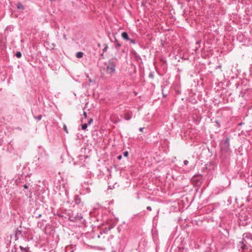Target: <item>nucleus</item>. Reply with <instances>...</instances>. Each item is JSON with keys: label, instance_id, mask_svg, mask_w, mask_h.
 Returning a JSON list of instances; mask_svg holds the SVG:
<instances>
[{"label": "nucleus", "instance_id": "1", "mask_svg": "<svg viewBox=\"0 0 252 252\" xmlns=\"http://www.w3.org/2000/svg\"><path fill=\"white\" fill-rule=\"evenodd\" d=\"M105 65L106 66L105 70L107 74L112 75L115 72L116 62L115 60H109L108 63H105Z\"/></svg>", "mask_w": 252, "mask_h": 252}, {"label": "nucleus", "instance_id": "2", "mask_svg": "<svg viewBox=\"0 0 252 252\" xmlns=\"http://www.w3.org/2000/svg\"><path fill=\"white\" fill-rule=\"evenodd\" d=\"M239 251L241 252H251L252 248L249 242L241 240L237 245Z\"/></svg>", "mask_w": 252, "mask_h": 252}, {"label": "nucleus", "instance_id": "3", "mask_svg": "<svg viewBox=\"0 0 252 252\" xmlns=\"http://www.w3.org/2000/svg\"><path fill=\"white\" fill-rule=\"evenodd\" d=\"M229 138H226L221 144L220 151L222 153L227 154L230 152Z\"/></svg>", "mask_w": 252, "mask_h": 252}, {"label": "nucleus", "instance_id": "4", "mask_svg": "<svg viewBox=\"0 0 252 252\" xmlns=\"http://www.w3.org/2000/svg\"><path fill=\"white\" fill-rule=\"evenodd\" d=\"M69 220L72 222H77L81 224H83L85 221V220L83 218L81 214H77L76 215L70 216L68 218Z\"/></svg>", "mask_w": 252, "mask_h": 252}, {"label": "nucleus", "instance_id": "5", "mask_svg": "<svg viewBox=\"0 0 252 252\" xmlns=\"http://www.w3.org/2000/svg\"><path fill=\"white\" fill-rule=\"evenodd\" d=\"M240 223L243 226L247 225L249 222H250V218L247 216H244V217L241 215L239 218Z\"/></svg>", "mask_w": 252, "mask_h": 252}, {"label": "nucleus", "instance_id": "6", "mask_svg": "<svg viewBox=\"0 0 252 252\" xmlns=\"http://www.w3.org/2000/svg\"><path fill=\"white\" fill-rule=\"evenodd\" d=\"M242 240L249 242L250 243L252 241V234L250 233H245L243 235Z\"/></svg>", "mask_w": 252, "mask_h": 252}, {"label": "nucleus", "instance_id": "7", "mask_svg": "<svg viewBox=\"0 0 252 252\" xmlns=\"http://www.w3.org/2000/svg\"><path fill=\"white\" fill-rule=\"evenodd\" d=\"M23 237V233L21 230L17 229L15 232V240H18L20 238Z\"/></svg>", "mask_w": 252, "mask_h": 252}, {"label": "nucleus", "instance_id": "8", "mask_svg": "<svg viewBox=\"0 0 252 252\" xmlns=\"http://www.w3.org/2000/svg\"><path fill=\"white\" fill-rule=\"evenodd\" d=\"M74 202L76 205H79L81 204V200L80 197L77 195H75L74 197Z\"/></svg>", "mask_w": 252, "mask_h": 252}, {"label": "nucleus", "instance_id": "9", "mask_svg": "<svg viewBox=\"0 0 252 252\" xmlns=\"http://www.w3.org/2000/svg\"><path fill=\"white\" fill-rule=\"evenodd\" d=\"M122 37L127 41L129 39V37L128 36V34L126 32H123L122 33Z\"/></svg>", "mask_w": 252, "mask_h": 252}, {"label": "nucleus", "instance_id": "10", "mask_svg": "<svg viewBox=\"0 0 252 252\" xmlns=\"http://www.w3.org/2000/svg\"><path fill=\"white\" fill-rule=\"evenodd\" d=\"M132 117V115L131 113H129V112H127V113H126L125 115V119L126 120H129L130 119H131Z\"/></svg>", "mask_w": 252, "mask_h": 252}, {"label": "nucleus", "instance_id": "11", "mask_svg": "<svg viewBox=\"0 0 252 252\" xmlns=\"http://www.w3.org/2000/svg\"><path fill=\"white\" fill-rule=\"evenodd\" d=\"M17 8L19 9L24 10L25 6L21 2H19L17 4Z\"/></svg>", "mask_w": 252, "mask_h": 252}, {"label": "nucleus", "instance_id": "12", "mask_svg": "<svg viewBox=\"0 0 252 252\" xmlns=\"http://www.w3.org/2000/svg\"><path fill=\"white\" fill-rule=\"evenodd\" d=\"M84 54L82 52H78L76 53V57L77 58H81L83 57Z\"/></svg>", "mask_w": 252, "mask_h": 252}, {"label": "nucleus", "instance_id": "13", "mask_svg": "<svg viewBox=\"0 0 252 252\" xmlns=\"http://www.w3.org/2000/svg\"><path fill=\"white\" fill-rule=\"evenodd\" d=\"M116 42V45L115 47L117 50H119L120 49V47L121 46V44L118 42V41L116 39L115 40Z\"/></svg>", "mask_w": 252, "mask_h": 252}, {"label": "nucleus", "instance_id": "14", "mask_svg": "<svg viewBox=\"0 0 252 252\" xmlns=\"http://www.w3.org/2000/svg\"><path fill=\"white\" fill-rule=\"evenodd\" d=\"M42 115H39L37 116H34V118L37 121H39L40 120H41L42 119Z\"/></svg>", "mask_w": 252, "mask_h": 252}, {"label": "nucleus", "instance_id": "15", "mask_svg": "<svg viewBox=\"0 0 252 252\" xmlns=\"http://www.w3.org/2000/svg\"><path fill=\"white\" fill-rule=\"evenodd\" d=\"M15 56L17 58H20L22 56V54L19 51H18L16 52V54H15Z\"/></svg>", "mask_w": 252, "mask_h": 252}, {"label": "nucleus", "instance_id": "16", "mask_svg": "<svg viewBox=\"0 0 252 252\" xmlns=\"http://www.w3.org/2000/svg\"><path fill=\"white\" fill-rule=\"evenodd\" d=\"M88 124H86H86H83V125H82V129L83 130H85V129H86V128H87V127H88Z\"/></svg>", "mask_w": 252, "mask_h": 252}, {"label": "nucleus", "instance_id": "17", "mask_svg": "<svg viewBox=\"0 0 252 252\" xmlns=\"http://www.w3.org/2000/svg\"><path fill=\"white\" fill-rule=\"evenodd\" d=\"M134 56L137 61H138L139 60H141L140 56L136 53H134Z\"/></svg>", "mask_w": 252, "mask_h": 252}, {"label": "nucleus", "instance_id": "18", "mask_svg": "<svg viewBox=\"0 0 252 252\" xmlns=\"http://www.w3.org/2000/svg\"><path fill=\"white\" fill-rule=\"evenodd\" d=\"M104 48H103V52L104 53L105 52H106L108 47V45L106 44H104Z\"/></svg>", "mask_w": 252, "mask_h": 252}, {"label": "nucleus", "instance_id": "19", "mask_svg": "<svg viewBox=\"0 0 252 252\" xmlns=\"http://www.w3.org/2000/svg\"><path fill=\"white\" fill-rule=\"evenodd\" d=\"M127 41H129L130 43L132 44H134L136 43V42L135 41V40L134 39H130V38H129V39Z\"/></svg>", "mask_w": 252, "mask_h": 252}, {"label": "nucleus", "instance_id": "20", "mask_svg": "<svg viewBox=\"0 0 252 252\" xmlns=\"http://www.w3.org/2000/svg\"><path fill=\"white\" fill-rule=\"evenodd\" d=\"M42 150L44 152V156L45 157L46 160L47 161L49 155L45 152L44 149H42Z\"/></svg>", "mask_w": 252, "mask_h": 252}, {"label": "nucleus", "instance_id": "21", "mask_svg": "<svg viewBox=\"0 0 252 252\" xmlns=\"http://www.w3.org/2000/svg\"><path fill=\"white\" fill-rule=\"evenodd\" d=\"M215 123H216L218 127L220 128V124L219 122L216 120L215 121Z\"/></svg>", "mask_w": 252, "mask_h": 252}, {"label": "nucleus", "instance_id": "22", "mask_svg": "<svg viewBox=\"0 0 252 252\" xmlns=\"http://www.w3.org/2000/svg\"><path fill=\"white\" fill-rule=\"evenodd\" d=\"M93 122V119L92 118H91L90 119V120H89L88 122V125H91V123Z\"/></svg>", "mask_w": 252, "mask_h": 252}, {"label": "nucleus", "instance_id": "23", "mask_svg": "<svg viewBox=\"0 0 252 252\" xmlns=\"http://www.w3.org/2000/svg\"><path fill=\"white\" fill-rule=\"evenodd\" d=\"M128 155V152L127 151H125L124 152V156L125 157H127Z\"/></svg>", "mask_w": 252, "mask_h": 252}, {"label": "nucleus", "instance_id": "24", "mask_svg": "<svg viewBox=\"0 0 252 252\" xmlns=\"http://www.w3.org/2000/svg\"><path fill=\"white\" fill-rule=\"evenodd\" d=\"M19 248L21 250L23 251V250H25V252H26V248H24L23 247H22V246H20L19 247Z\"/></svg>", "mask_w": 252, "mask_h": 252}, {"label": "nucleus", "instance_id": "25", "mask_svg": "<svg viewBox=\"0 0 252 252\" xmlns=\"http://www.w3.org/2000/svg\"><path fill=\"white\" fill-rule=\"evenodd\" d=\"M188 163H189V161H188V160H185L184 161V165H187L188 164Z\"/></svg>", "mask_w": 252, "mask_h": 252}, {"label": "nucleus", "instance_id": "26", "mask_svg": "<svg viewBox=\"0 0 252 252\" xmlns=\"http://www.w3.org/2000/svg\"><path fill=\"white\" fill-rule=\"evenodd\" d=\"M83 115H84L85 118H87V113L86 112H85V111L84 112Z\"/></svg>", "mask_w": 252, "mask_h": 252}, {"label": "nucleus", "instance_id": "27", "mask_svg": "<svg viewBox=\"0 0 252 252\" xmlns=\"http://www.w3.org/2000/svg\"><path fill=\"white\" fill-rule=\"evenodd\" d=\"M147 209L148 210H149V211H151L152 210V208H151L150 206H148V207H147Z\"/></svg>", "mask_w": 252, "mask_h": 252}, {"label": "nucleus", "instance_id": "28", "mask_svg": "<svg viewBox=\"0 0 252 252\" xmlns=\"http://www.w3.org/2000/svg\"><path fill=\"white\" fill-rule=\"evenodd\" d=\"M29 249H30L29 247H26V252H32L30 251H29Z\"/></svg>", "mask_w": 252, "mask_h": 252}, {"label": "nucleus", "instance_id": "29", "mask_svg": "<svg viewBox=\"0 0 252 252\" xmlns=\"http://www.w3.org/2000/svg\"><path fill=\"white\" fill-rule=\"evenodd\" d=\"M144 127H140L139 129V130L140 131V132H142L143 129H144Z\"/></svg>", "mask_w": 252, "mask_h": 252}, {"label": "nucleus", "instance_id": "30", "mask_svg": "<svg viewBox=\"0 0 252 252\" xmlns=\"http://www.w3.org/2000/svg\"><path fill=\"white\" fill-rule=\"evenodd\" d=\"M122 156H121V155H120V156H119L118 157V159H122Z\"/></svg>", "mask_w": 252, "mask_h": 252}, {"label": "nucleus", "instance_id": "31", "mask_svg": "<svg viewBox=\"0 0 252 252\" xmlns=\"http://www.w3.org/2000/svg\"><path fill=\"white\" fill-rule=\"evenodd\" d=\"M23 187H24V188L25 189H28V186L27 185H24L23 186Z\"/></svg>", "mask_w": 252, "mask_h": 252}, {"label": "nucleus", "instance_id": "32", "mask_svg": "<svg viewBox=\"0 0 252 252\" xmlns=\"http://www.w3.org/2000/svg\"><path fill=\"white\" fill-rule=\"evenodd\" d=\"M149 76H150V77H152V78H153V75L152 74H150V75H149Z\"/></svg>", "mask_w": 252, "mask_h": 252}, {"label": "nucleus", "instance_id": "33", "mask_svg": "<svg viewBox=\"0 0 252 252\" xmlns=\"http://www.w3.org/2000/svg\"><path fill=\"white\" fill-rule=\"evenodd\" d=\"M64 130L67 132V131H66V126H64Z\"/></svg>", "mask_w": 252, "mask_h": 252}, {"label": "nucleus", "instance_id": "34", "mask_svg": "<svg viewBox=\"0 0 252 252\" xmlns=\"http://www.w3.org/2000/svg\"><path fill=\"white\" fill-rule=\"evenodd\" d=\"M251 73L252 74V66L251 67Z\"/></svg>", "mask_w": 252, "mask_h": 252}, {"label": "nucleus", "instance_id": "35", "mask_svg": "<svg viewBox=\"0 0 252 252\" xmlns=\"http://www.w3.org/2000/svg\"><path fill=\"white\" fill-rule=\"evenodd\" d=\"M40 159H41V158H39H39H38V159H37V160H38V161H39Z\"/></svg>", "mask_w": 252, "mask_h": 252}, {"label": "nucleus", "instance_id": "36", "mask_svg": "<svg viewBox=\"0 0 252 252\" xmlns=\"http://www.w3.org/2000/svg\"><path fill=\"white\" fill-rule=\"evenodd\" d=\"M41 214H39V215H38V218L41 217Z\"/></svg>", "mask_w": 252, "mask_h": 252}, {"label": "nucleus", "instance_id": "37", "mask_svg": "<svg viewBox=\"0 0 252 252\" xmlns=\"http://www.w3.org/2000/svg\"><path fill=\"white\" fill-rule=\"evenodd\" d=\"M87 189H88V191H89V192H90V189L87 188Z\"/></svg>", "mask_w": 252, "mask_h": 252}, {"label": "nucleus", "instance_id": "38", "mask_svg": "<svg viewBox=\"0 0 252 252\" xmlns=\"http://www.w3.org/2000/svg\"><path fill=\"white\" fill-rule=\"evenodd\" d=\"M63 36H64V38L65 39L66 38V35H64Z\"/></svg>", "mask_w": 252, "mask_h": 252}, {"label": "nucleus", "instance_id": "39", "mask_svg": "<svg viewBox=\"0 0 252 252\" xmlns=\"http://www.w3.org/2000/svg\"><path fill=\"white\" fill-rule=\"evenodd\" d=\"M89 81H90V82L92 81L91 79H89Z\"/></svg>", "mask_w": 252, "mask_h": 252}, {"label": "nucleus", "instance_id": "40", "mask_svg": "<svg viewBox=\"0 0 252 252\" xmlns=\"http://www.w3.org/2000/svg\"><path fill=\"white\" fill-rule=\"evenodd\" d=\"M71 252H74V251H72Z\"/></svg>", "mask_w": 252, "mask_h": 252}]
</instances>
